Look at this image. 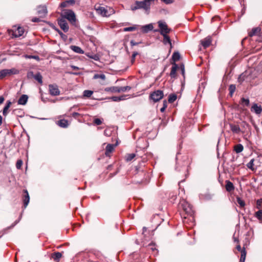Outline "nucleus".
I'll return each instance as SVG.
<instances>
[{"label":"nucleus","instance_id":"nucleus-1","mask_svg":"<svg viewBox=\"0 0 262 262\" xmlns=\"http://www.w3.org/2000/svg\"><path fill=\"white\" fill-rule=\"evenodd\" d=\"M180 207L182 209L181 214L183 223L187 228H191L195 225L194 211L192 206L183 200L180 202Z\"/></svg>","mask_w":262,"mask_h":262},{"label":"nucleus","instance_id":"nucleus-2","mask_svg":"<svg viewBox=\"0 0 262 262\" xmlns=\"http://www.w3.org/2000/svg\"><path fill=\"white\" fill-rule=\"evenodd\" d=\"M94 9L97 14L102 17H108L115 13L114 9L110 7H106L96 4L94 6Z\"/></svg>","mask_w":262,"mask_h":262},{"label":"nucleus","instance_id":"nucleus-3","mask_svg":"<svg viewBox=\"0 0 262 262\" xmlns=\"http://www.w3.org/2000/svg\"><path fill=\"white\" fill-rule=\"evenodd\" d=\"M158 25L159 29L155 30L154 31V32H159L161 35H164L169 34L171 31V29L169 28L167 24L163 20L158 21Z\"/></svg>","mask_w":262,"mask_h":262},{"label":"nucleus","instance_id":"nucleus-4","mask_svg":"<svg viewBox=\"0 0 262 262\" xmlns=\"http://www.w3.org/2000/svg\"><path fill=\"white\" fill-rule=\"evenodd\" d=\"M62 18L65 19H67L71 23H75L76 21V16L74 12L69 9H66L63 11L62 13Z\"/></svg>","mask_w":262,"mask_h":262},{"label":"nucleus","instance_id":"nucleus-5","mask_svg":"<svg viewBox=\"0 0 262 262\" xmlns=\"http://www.w3.org/2000/svg\"><path fill=\"white\" fill-rule=\"evenodd\" d=\"M261 34V28L260 27L253 28L248 32V35L250 37H256L255 41L261 42L262 39H260V35Z\"/></svg>","mask_w":262,"mask_h":262},{"label":"nucleus","instance_id":"nucleus-6","mask_svg":"<svg viewBox=\"0 0 262 262\" xmlns=\"http://www.w3.org/2000/svg\"><path fill=\"white\" fill-rule=\"evenodd\" d=\"M10 35H12L13 37H19L23 35L24 33V29L21 27L14 26L11 30H8Z\"/></svg>","mask_w":262,"mask_h":262},{"label":"nucleus","instance_id":"nucleus-7","mask_svg":"<svg viewBox=\"0 0 262 262\" xmlns=\"http://www.w3.org/2000/svg\"><path fill=\"white\" fill-rule=\"evenodd\" d=\"M151 0H144L143 1H136L135 4L136 6L134 7H132V10H135L138 9L143 8L147 10L150 6V3Z\"/></svg>","mask_w":262,"mask_h":262},{"label":"nucleus","instance_id":"nucleus-8","mask_svg":"<svg viewBox=\"0 0 262 262\" xmlns=\"http://www.w3.org/2000/svg\"><path fill=\"white\" fill-rule=\"evenodd\" d=\"M19 73V71L15 69H4L0 71V79H3L6 77L10 76Z\"/></svg>","mask_w":262,"mask_h":262},{"label":"nucleus","instance_id":"nucleus-9","mask_svg":"<svg viewBox=\"0 0 262 262\" xmlns=\"http://www.w3.org/2000/svg\"><path fill=\"white\" fill-rule=\"evenodd\" d=\"M164 94L162 91L157 90L151 93L149 96V98L154 102H156L163 98Z\"/></svg>","mask_w":262,"mask_h":262},{"label":"nucleus","instance_id":"nucleus-10","mask_svg":"<svg viewBox=\"0 0 262 262\" xmlns=\"http://www.w3.org/2000/svg\"><path fill=\"white\" fill-rule=\"evenodd\" d=\"M27 76L29 78H33L39 84H42V77L40 73L38 72L36 74H34L33 72H30L28 73Z\"/></svg>","mask_w":262,"mask_h":262},{"label":"nucleus","instance_id":"nucleus-11","mask_svg":"<svg viewBox=\"0 0 262 262\" xmlns=\"http://www.w3.org/2000/svg\"><path fill=\"white\" fill-rule=\"evenodd\" d=\"M49 93L52 96H56L60 95V91L57 85L50 84L49 85Z\"/></svg>","mask_w":262,"mask_h":262},{"label":"nucleus","instance_id":"nucleus-12","mask_svg":"<svg viewBox=\"0 0 262 262\" xmlns=\"http://www.w3.org/2000/svg\"><path fill=\"white\" fill-rule=\"evenodd\" d=\"M58 24L60 28L64 32H67L69 30V26L67 21L63 18L58 20Z\"/></svg>","mask_w":262,"mask_h":262},{"label":"nucleus","instance_id":"nucleus-13","mask_svg":"<svg viewBox=\"0 0 262 262\" xmlns=\"http://www.w3.org/2000/svg\"><path fill=\"white\" fill-rule=\"evenodd\" d=\"M212 38L208 36L201 40V43L204 49L209 47L212 42Z\"/></svg>","mask_w":262,"mask_h":262},{"label":"nucleus","instance_id":"nucleus-14","mask_svg":"<svg viewBox=\"0 0 262 262\" xmlns=\"http://www.w3.org/2000/svg\"><path fill=\"white\" fill-rule=\"evenodd\" d=\"M47 9L45 6H40L37 8V13L40 17H44L47 14Z\"/></svg>","mask_w":262,"mask_h":262},{"label":"nucleus","instance_id":"nucleus-15","mask_svg":"<svg viewBox=\"0 0 262 262\" xmlns=\"http://www.w3.org/2000/svg\"><path fill=\"white\" fill-rule=\"evenodd\" d=\"M62 252H54L51 254V258L55 261V262H59L60 258L62 256Z\"/></svg>","mask_w":262,"mask_h":262},{"label":"nucleus","instance_id":"nucleus-16","mask_svg":"<svg viewBox=\"0 0 262 262\" xmlns=\"http://www.w3.org/2000/svg\"><path fill=\"white\" fill-rule=\"evenodd\" d=\"M230 130L233 134H239L241 129L238 125L230 123L229 124Z\"/></svg>","mask_w":262,"mask_h":262},{"label":"nucleus","instance_id":"nucleus-17","mask_svg":"<svg viewBox=\"0 0 262 262\" xmlns=\"http://www.w3.org/2000/svg\"><path fill=\"white\" fill-rule=\"evenodd\" d=\"M172 66L170 73V76L171 78L175 79L177 77V71L179 67L177 64L174 62L172 63Z\"/></svg>","mask_w":262,"mask_h":262},{"label":"nucleus","instance_id":"nucleus-18","mask_svg":"<svg viewBox=\"0 0 262 262\" xmlns=\"http://www.w3.org/2000/svg\"><path fill=\"white\" fill-rule=\"evenodd\" d=\"M24 195L23 197V202L24 207L26 208L28 205L30 201V197L28 192L27 190H24Z\"/></svg>","mask_w":262,"mask_h":262},{"label":"nucleus","instance_id":"nucleus-19","mask_svg":"<svg viewBox=\"0 0 262 262\" xmlns=\"http://www.w3.org/2000/svg\"><path fill=\"white\" fill-rule=\"evenodd\" d=\"M115 145L113 144H108L105 148V155L106 157H110L111 154L114 150Z\"/></svg>","mask_w":262,"mask_h":262},{"label":"nucleus","instance_id":"nucleus-20","mask_svg":"<svg viewBox=\"0 0 262 262\" xmlns=\"http://www.w3.org/2000/svg\"><path fill=\"white\" fill-rule=\"evenodd\" d=\"M225 183V188L227 191L231 192L234 190V186L231 182L229 180H226Z\"/></svg>","mask_w":262,"mask_h":262},{"label":"nucleus","instance_id":"nucleus-21","mask_svg":"<svg viewBox=\"0 0 262 262\" xmlns=\"http://www.w3.org/2000/svg\"><path fill=\"white\" fill-rule=\"evenodd\" d=\"M168 34H165L164 35H162L163 37V39L162 42L165 45L168 44V45H169L170 48H172L171 40L170 39V37L169 36V35Z\"/></svg>","mask_w":262,"mask_h":262},{"label":"nucleus","instance_id":"nucleus-22","mask_svg":"<svg viewBox=\"0 0 262 262\" xmlns=\"http://www.w3.org/2000/svg\"><path fill=\"white\" fill-rule=\"evenodd\" d=\"M251 111L254 112L256 114H260L262 112V107L260 105L255 103L251 107Z\"/></svg>","mask_w":262,"mask_h":262},{"label":"nucleus","instance_id":"nucleus-23","mask_svg":"<svg viewBox=\"0 0 262 262\" xmlns=\"http://www.w3.org/2000/svg\"><path fill=\"white\" fill-rule=\"evenodd\" d=\"M57 124L61 127L66 128L69 126V123L67 120L60 119L57 122Z\"/></svg>","mask_w":262,"mask_h":262},{"label":"nucleus","instance_id":"nucleus-24","mask_svg":"<svg viewBox=\"0 0 262 262\" xmlns=\"http://www.w3.org/2000/svg\"><path fill=\"white\" fill-rule=\"evenodd\" d=\"M154 27L152 24H149L145 26H143L141 28L142 31L143 33H147L149 31L153 30Z\"/></svg>","mask_w":262,"mask_h":262},{"label":"nucleus","instance_id":"nucleus-25","mask_svg":"<svg viewBox=\"0 0 262 262\" xmlns=\"http://www.w3.org/2000/svg\"><path fill=\"white\" fill-rule=\"evenodd\" d=\"M75 3V1L74 0H68L62 2L60 4V6L62 8H65L69 6L70 5H73Z\"/></svg>","mask_w":262,"mask_h":262},{"label":"nucleus","instance_id":"nucleus-26","mask_svg":"<svg viewBox=\"0 0 262 262\" xmlns=\"http://www.w3.org/2000/svg\"><path fill=\"white\" fill-rule=\"evenodd\" d=\"M28 97L26 95H23L20 96L18 100V104L20 105H25L28 101Z\"/></svg>","mask_w":262,"mask_h":262},{"label":"nucleus","instance_id":"nucleus-27","mask_svg":"<svg viewBox=\"0 0 262 262\" xmlns=\"http://www.w3.org/2000/svg\"><path fill=\"white\" fill-rule=\"evenodd\" d=\"M70 48L72 50H73L75 53H79V54H83L84 53L83 50H82L81 48L78 46H71L70 47Z\"/></svg>","mask_w":262,"mask_h":262},{"label":"nucleus","instance_id":"nucleus-28","mask_svg":"<svg viewBox=\"0 0 262 262\" xmlns=\"http://www.w3.org/2000/svg\"><path fill=\"white\" fill-rule=\"evenodd\" d=\"M254 216L259 221V223H262V209L256 211L254 214Z\"/></svg>","mask_w":262,"mask_h":262},{"label":"nucleus","instance_id":"nucleus-29","mask_svg":"<svg viewBox=\"0 0 262 262\" xmlns=\"http://www.w3.org/2000/svg\"><path fill=\"white\" fill-rule=\"evenodd\" d=\"M104 91L107 92H112V93H118V86H111L107 87L105 88Z\"/></svg>","mask_w":262,"mask_h":262},{"label":"nucleus","instance_id":"nucleus-30","mask_svg":"<svg viewBox=\"0 0 262 262\" xmlns=\"http://www.w3.org/2000/svg\"><path fill=\"white\" fill-rule=\"evenodd\" d=\"M240 104L244 106H248L250 104V101L248 98H242L240 101Z\"/></svg>","mask_w":262,"mask_h":262},{"label":"nucleus","instance_id":"nucleus-31","mask_svg":"<svg viewBox=\"0 0 262 262\" xmlns=\"http://www.w3.org/2000/svg\"><path fill=\"white\" fill-rule=\"evenodd\" d=\"M244 149V147L241 144H238L234 146V150L236 152V153H240Z\"/></svg>","mask_w":262,"mask_h":262},{"label":"nucleus","instance_id":"nucleus-32","mask_svg":"<svg viewBox=\"0 0 262 262\" xmlns=\"http://www.w3.org/2000/svg\"><path fill=\"white\" fill-rule=\"evenodd\" d=\"M12 103L10 101H7L6 106L4 107L3 111V114L4 116H6L8 114V110L10 107Z\"/></svg>","mask_w":262,"mask_h":262},{"label":"nucleus","instance_id":"nucleus-33","mask_svg":"<svg viewBox=\"0 0 262 262\" xmlns=\"http://www.w3.org/2000/svg\"><path fill=\"white\" fill-rule=\"evenodd\" d=\"M241 258H240V262H245L246 257V251L245 248H243L242 251L241 252Z\"/></svg>","mask_w":262,"mask_h":262},{"label":"nucleus","instance_id":"nucleus-34","mask_svg":"<svg viewBox=\"0 0 262 262\" xmlns=\"http://www.w3.org/2000/svg\"><path fill=\"white\" fill-rule=\"evenodd\" d=\"M136 157V154L134 153L128 154L125 157V159L126 162L132 161Z\"/></svg>","mask_w":262,"mask_h":262},{"label":"nucleus","instance_id":"nucleus-35","mask_svg":"<svg viewBox=\"0 0 262 262\" xmlns=\"http://www.w3.org/2000/svg\"><path fill=\"white\" fill-rule=\"evenodd\" d=\"M254 159H252L247 164V167L253 171L255 170V168L254 167Z\"/></svg>","mask_w":262,"mask_h":262},{"label":"nucleus","instance_id":"nucleus-36","mask_svg":"<svg viewBox=\"0 0 262 262\" xmlns=\"http://www.w3.org/2000/svg\"><path fill=\"white\" fill-rule=\"evenodd\" d=\"M236 201L237 204L239 205V207L241 208H243L245 206V201L242 199L239 196L236 197Z\"/></svg>","mask_w":262,"mask_h":262},{"label":"nucleus","instance_id":"nucleus-37","mask_svg":"<svg viewBox=\"0 0 262 262\" xmlns=\"http://www.w3.org/2000/svg\"><path fill=\"white\" fill-rule=\"evenodd\" d=\"M180 59V55L178 52H174L172 56V59L173 61V62L175 63L176 61L179 60Z\"/></svg>","mask_w":262,"mask_h":262},{"label":"nucleus","instance_id":"nucleus-38","mask_svg":"<svg viewBox=\"0 0 262 262\" xmlns=\"http://www.w3.org/2000/svg\"><path fill=\"white\" fill-rule=\"evenodd\" d=\"M130 89H131V87H130L129 86L118 87L119 91H118V93L124 92L128 91Z\"/></svg>","mask_w":262,"mask_h":262},{"label":"nucleus","instance_id":"nucleus-39","mask_svg":"<svg viewBox=\"0 0 262 262\" xmlns=\"http://www.w3.org/2000/svg\"><path fill=\"white\" fill-rule=\"evenodd\" d=\"M177 98V96L174 94H170L168 97V102L169 103H173L174 102Z\"/></svg>","mask_w":262,"mask_h":262},{"label":"nucleus","instance_id":"nucleus-40","mask_svg":"<svg viewBox=\"0 0 262 262\" xmlns=\"http://www.w3.org/2000/svg\"><path fill=\"white\" fill-rule=\"evenodd\" d=\"M111 99H112L114 101H120L121 100H125V96H122L120 97L113 96L111 98Z\"/></svg>","mask_w":262,"mask_h":262},{"label":"nucleus","instance_id":"nucleus-41","mask_svg":"<svg viewBox=\"0 0 262 262\" xmlns=\"http://www.w3.org/2000/svg\"><path fill=\"white\" fill-rule=\"evenodd\" d=\"M93 94V91L91 90H85L83 92V96L85 97L89 98L90 97L92 94Z\"/></svg>","mask_w":262,"mask_h":262},{"label":"nucleus","instance_id":"nucleus-42","mask_svg":"<svg viewBox=\"0 0 262 262\" xmlns=\"http://www.w3.org/2000/svg\"><path fill=\"white\" fill-rule=\"evenodd\" d=\"M235 89H236V86L234 84H231L230 86H229V94L231 96H232L233 94L234 93V92H235Z\"/></svg>","mask_w":262,"mask_h":262},{"label":"nucleus","instance_id":"nucleus-43","mask_svg":"<svg viewBox=\"0 0 262 262\" xmlns=\"http://www.w3.org/2000/svg\"><path fill=\"white\" fill-rule=\"evenodd\" d=\"M137 29L136 26H134L129 27H126L123 29L124 32L134 31Z\"/></svg>","mask_w":262,"mask_h":262},{"label":"nucleus","instance_id":"nucleus-44","mask_svg":"<svg viewBox=\"0 0 262 262\" xmlns=\"http://www.w3.org/2000/svg\"><path fill=\"white\" fill-rule=\"evenodd\" d=\"M93 78L94 79H98V78H100L102 80H105V76L104 74H95L94 77H93Z\"/></svg>","mask_w":262,"mask_h":262},{"label":"nucleus","instance_id":"nucleus-45","mask_svg":"<svg viewBox=\"0 0 262 262\" xmlns=\"http://www.w3.org/2000/svg\"><path fill=\"white\" fill-rule=\"evenodd\" d=\"M256 208L258 209H262V199H259L256 202Z\"/></svg>","mask_w":262,"mask_h":262},{"label":"nucleus","instance_id":"nucleus-46","mask_svg":"<svg viewBox=\"0 0 262 262\" xmlns=\"http://www.w3.org/2000/svg\"><path fill=\"white\" fill-rule=\"evenodd\" d=\"M23 165V161L21 160H18L16 163V167L17 169H20Z\"/></svg>","mask_w":262,"mask_h":262},{"label":"nucleus","instance_id":"nucleus-47","mask_svg":"<svg viewBox=\"0 0 262 262\" xmlns=\"http://www.w3.org/2000/svg\"><path fill=\"white\" fill-rule=\"evenodd\" d=\"M94 123L97 125H99L102 124V121L99 118H96L94 120Z\"/></svg>","mask_w":262,"mask_h":262},{"label":"nucleus","instance_id":"nucleus-48","mask_svg":"<svg viewBox=\"0 0 262 262\" xmlns=\"http://www.w3.org/2000/svg\"><path fill=\"white\" fill-rule=\"evenodd\" d=\"M167 107V102L166 100H164L163 101V106L162 108L160 109L161 112L163 113L165 111L166 108Z\"/></svg>","mask_w":262,"mask_h":262},{"label":"nucleus","instance_id":"nucleus-49","mask_svg":"<svg viewBox=\"0 0 262 262\" xmlns=\"http://www.w3.org/2000/svg\"><path fill=\"white\" fill-rule=\"evenodd\" d=\"M26 57L28 58H30V59L33 58V59H36L37 60H38L39 59V57L38 56L26 55Z\"/></svg>","mask_w":262,"mask_h":262},{"label":"nucleus","instance_id":"nucleus-50","mask_svg":"<svg viewBox=\"0 0 262 262\" xmlns=\"http://www.w3.org/2000/svg\"><path fill=\"white\" fill-rule=\"evenodd\" d=\"M71 116L74 118H78L81 115L78 113L74 112L71 114Z\"/></svg>","mask_w":262,"mask_h":262},{"label":"nucleus","instance_id":"nucleus-51","mask_svg":"<svg viewBox=\"0 0 262 262\" xmlns=\"http://www.w3.org/2000/svg\"><path fill=\"white\" fill-rule=\"evenodd\" d=\"M148 248L151 249L152 251H154L156 249L155 245L152 244H150L148 245Z\"/></svg>","mask_w":262,"mask_h":262},{"label":"nucleus","instance_id":"nucleus-52","mask_svg":"<svg viewBox=\"0 0 262 262\" xmlns=\"http://www.w3.org/2000/svg\"><path fill=\"white\" fill-rule=\"evenodd\" d=\"M138 55V53L135 52L133 53L132 56V62H133L135 60V57Z\"/></svg>","mask_w":262,"mask_h":262},{"label":"nucleus","instance_id":"nucleus-53","mask_svg":"<svg viewBox=\"0 0 262 262\" xmlns=\"http://www.w3.org/2000/svg\"><path fill=\"white\" fill-rule=\"evenodd\" d=\"M236 249L238 251H240L241 252L243 248H241L239 244H238L237 245H236Z\"/></svg>","mask_w":262,"mask_h":262},{"label":"nucleus","instance_id":"nucleus-54","mask_svg":"<svg viewBox=\"0 0 262 262\" xmlns=\"http://www.w3.org/2000/svg\"><path fill=\"white\" fill-rule=\"evenodd\" d=\"M138 44H139V42H135L134 40L130 41V45L132 46H136V45H138Z\"/></svg>","mask_w":262,"mask_h":262},{"label":"nucleus","instance_id":"nucleus-55","mask_svg":"<svg viewBox=\"0 0 262 262\" xmlns=\"http://www.w3.org/2000/svg\"><path fill=\"white\" fill-rule=\"evenodd\" d=\"M181 69L182 74L184 77V75H185V70H184V66L181 67Z\"/></svg>","mask_w":262,"mask_h":262},{"label":"nucleus","instance_id":"nucleus-56","mask_svg":"<svg viewBox=\"0 0 262 262\" xmlns=\"http://www.w3.org/2000/svg\"><path fill=\"white\" fill-rule=\"evenodd\" d=\"M32 20L33 22H39L40 21V19L38 18L35 17V18H33Z\"/></svg>","mask_w":262,"mask_h":262},{"label":"nucleus","instance_id":"nucleus-57","mask_svg":"<svg viewBox=\"0 0 262 262\" xmlns=\"http://www.w3.org/2000/svg\"><path fill=\"white\" fill-rule=\"evenodd\" d=\"M4 98L3 96H0V104H2L4 101Z\"/></svg>","mask_w":262,"mask_h":262},{"label":"nucleus","instance_id":"nucleus-58","mask_svg":"<svg viewBox=\"0 0 262 262\" xmlns=\"http://www.w3.org/2000/svg\"><path fill=\"white\" fill-rule=\"evenodd\" d=\"M58 33L60 35V36L63 37V36H65L66 35L60 30H58Z\"/></svg>","mask_w":262,"mask_h":262},{"label":"nucleus","instance_id":"nucleus-59","mask_svg":"<svg viewBox=\"0 0 262 262\" xmlns=\"http://www.w3.org/2000/svg\"><path fill=\"white\" fill-rule=\"evenodd\" d=\"M90 58L95 59V60H97L98 59V57L97 56H90Z\"/></svg>","mask_w":262,"mask_h":262},{"label":"nucleus","instance_id":"nucleus-60","mask_svg":"<svg viewBox=\"0 0 262 262\" xmlns=\"http://www.w3.org/2000/svg\"><path fill=\"white\" fill-rule=\"evenodd\" d=\"M2 120H3L2 117L0 115V126L2 124Z\"/></svg>","mask_w":262,"mask_h":262},{"label":"nucleus","instance_id":"nucleus-61","mask_svg":"<svg viewBox=\"0 0 262 262\" xmlns=\"http://www.w3.org/2000/svg\"><path fill=\"white\" fill-rule=\"evenodd\" d=\"M72 68L74 70H78L79 68L76 66H72Z\"/></svg>","mask_w":262,"mask_h":262},{"label":"nucleus","instance_id":"nucleus-62","mask_svg":"<svg viewBox=\"0 0 262 262\" xmlns=\"http://www.w3.org/2000/svg\"><path fill=\"white\" fill-rule=\"evenodd\" d=\"M234 241L237 242V244H239V241L238 239H237L236 238H234Z\"/></svg>","mask_w":262,"mask_h":262},{"label":"nucleus","instance_id":"nucleus-63","mask_svg":"<svg viewBox=\"0 0 262 262\" xmlns=\"http://www.w3.org/2000/svg\"><path fill=\"white\" fill-rule=\"evenodd\" d=\"M104 134H105V135H107V133H106V130H104Z\"/></svg>","mask_w":262,"mask_h":262},{"label":"nucleus","instance_id":"nucleus-64","mask_svg":"<svg viewBox=\"0 0 262 262\" xmlns=\"http://www.w3.org/2000/svg\"><path fill=\"white\" fill-rule=\"evenodd\" d=\"M104 134H105V135H107V133H106V130H104Z\"/></svg>","mask_w":262,"mask_h":262}]
</instances>
